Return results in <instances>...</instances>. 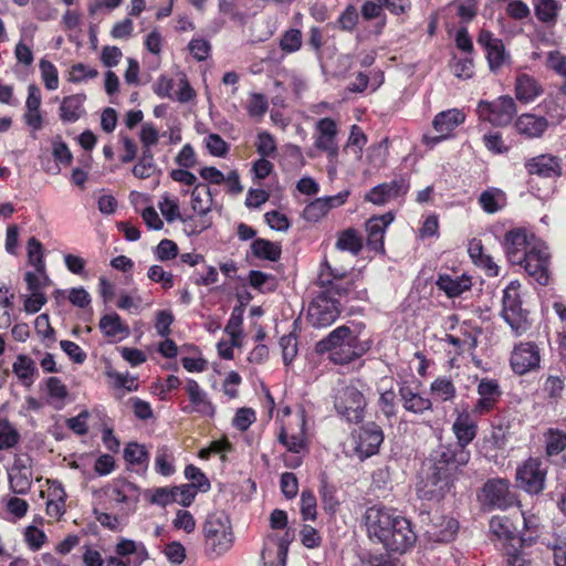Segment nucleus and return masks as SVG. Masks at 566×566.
I'll list each match as a JSON object with an SVG mask.
<instances>
[{"instance_id":"nucleus-59","label":"nucleus","mask_w":566,"mask_h":566,"mask_svg":"<svg viewBox=\"0 0 566 566\" xmlns=\"http://www.w3.org/2000/svg\"><path fill=\"white\" fill-rule=\"evenodd\" d=\"M328 213L326 203L322 198L311 201L303 210V218L310 222H317Z\"/></svg>"},{"instance_id":"nucleus-53","label":"nucleus","mask_w":566,"mask_h":566,"mask_svg":"<svg viewBox=\"0 0 566 566\" xmlns=\"http://www.w3.org/2000/svg\"><path fill=\"white\" fill-rule=\"evenodd\" d=\"M520 548V545L517 547L515 544H505L504 554L506 556L507 566H532V559L528 554Z\"/></svg>"},{"instance_id":"nucleus-27","label":"nucleus","mask_w":566,"mask_h":566,"mask_svg":"<svg viewBox=\"0 0 566 566\" xmlns=\"http://www.w3.org/2000/svg\"><path fill=\"white\" fill-rule=\"evenodd\" d=\"M115 554L122 558L130 557L134 566H140L149 558L148 551L143 542H136L125 537L119 538L115 546Z\"/></svg>"},{"instance_id":"nucleus-42","label":"nucleus","mask_w":566,"mask_h":566,"mask_svg":"<svg viewBox=\"0 0 566 566\" xmlns=\"http://www.w3.org/2000/svg\"><path fill=\"white\" fill-rule=\"evenodd\" d=\"M433 397L441 401H452L457 397V388L449 377H438L430 385Z\"/></svg>"},{"instance_id":"nucleus-13","label":"nucleus","mask_w":566,"mask_h":566,"mask_svg":"<svg viewBox=\"0 0 566 566\" xmlns=\"http://www.w3.org/2000/svg\"><path fill=\"white\" fill-rule=\"evenodd\" d=\"M545 476L546 470L542 467L541 460L533 458L518 467L516 471L518 486L531 494H537L543 491Z\"/></svg>"},{"instance_id":"nucleus-43","label":"nucleus","mask_w":566,"mask_h":566,"mask_svg":"<svg viewBox=\"0 0 566 566\" xmlns=\"http://www.w3.org/2000/svg\"><path fill=\"white\" fill-rule=\"evenodd\" d=\"M27 253L29 264L34 266L35 271L39 272L44 280H48L45 272V262L43 256L42 243L35 238L31 237L27 243Z\"/></svg>"},{"instance_id":"nucleus-24","label":"nucleus","mask_w":566,"mask_h":566,"mask_svg":"<svg viewBox=\"0 0 566 566\" xmlns=\"http://www.w3.org/2000/svg\"><path fill=\"white\" fill-rule=\"evenodd\" d=\"M140 489L127 481L120 480L113 484L111 497L114 502L123 504L127 511H134L139 501Z\"/></svg>"},{"instance_id":"nucleus-15","label":"nucleus","mask_w":566,"mask_h":566,"mask_svg":"<svg viewBox=\"0 0 566 566\" xmlns=\"http://www.w3.org/2000/svg\"><path fill=\"white\" fill-rule=\"evenodd\" d=\"M384 441V432L375 422H368L359 428L355 452L360 460L376 454Z\"/></svg>"},{"instance_id":"nucleus-26","label":"nucleus","mask_w":566,"mask_h":566,"mask_svg":"<svg viewBox=\"0 0 566 566\" xmlns=\"http://www.w3.org/2000/svg\"><path fill=\"white\" fill-rule=\"evenodd\" d=\"M346 340L331 353L329 358L333 363L338 365L349 364L366 352V347L359 343L356 335H352Z\"/></svg>"},{"instance_id":"nucleus-31","label":"nucleus","mask_w":566,"mask_h":566,"mask_svg":"<svg viewBox=\"0 0 566 566\" xmlns=\"http://www.w3.org/2000/svg\"><path fill=\"white\" fill-rule=\"evenodd\" d=\"M124 459L137 473H145L148 469L149 452L144 444L127 443L124 449Z\"/></svg>"},{"instance_id":"nucleus-44","label":"nucleus","mask_w":566,"mask_h":566,"mask_svg":"<svg viewBox=\"0 0 566 566\" xmlns=\"http://www.w3.org/2000/svg\"><path fill=\"white\" fill-rule=\"evenodd\" d=\"M523 516V531L517 536V544L521 547L531 546L538 537L539 521L535 515H527L522 512Z\"/></svg>"},{"instance_id":"nucleus-50","label":"nucleus","mask_w":566,"mask_h":566,"mask_svg":"<svg viewBox=\"0 0 566 566\" xmlns=\"http://www.w3.org/2000/svg\"><path fill=\"white\" fill-rule=\"evenodd\" d=\"M39 69L46 90L55 91L59 87V72L56 66L49 60L41 59Z\"/></svg>"},{"instance_id":"nucleus-22","label":"nucleus","mask_w":566,"mask_h":566,"mask_svg":"<svg viewBox=\"0 0 566 566\" xmlns=\"http://www.w3.org/2000/svg\"><path fill=\"white\" fill-rule=\"evenodd\" d=\"M394 221V214L387 212L381 216H375L367 220V245L376 252H384V237L387 228Z\"/></svg>"},{"instance_id":"nucleus-35","label":"nucleus","mask_w":566,"mask_h":566,"mask_svg":"<svg viewBox=\"0 0 566 566\" xmlns=\"http://www.w3.org/2000/svg\"><path fill=\"white\" fill-rule=\"evenodd\" d=\"M12 371L25 387L33 385L34 376L38 374L35 363L27 355H19L17 357L12 365Z\"/></svg>"},{"instance_id":"nucleus-20","label":"nucleus","mask_w":566,"mask_h":566,"mask_svg":"<svg viewBox=\"0 0 566 566\" xmlns=\"http://www.w3.org/2000/svg\"><path fill=\"white\" fill-rule=\"evenodd\" d=\"M212 193L206 184H197L191 191V208L195 213L202 218L199 229L192 232L200 233L211 227V221L205 219L212 209Z\"/></svg>"},{"instance_id":"nucleus-54","label":"nucleus","mask_w":566,"mask_h":566,"mask_svg":"<svg viewBox=\"0 0 566 566\" xmlns=\"http://www.w3.org/2000/svg\"><path fill=\"white\" fill-rule=\"evenodd\" d=\"M20 440L18 430L7 420H0V450L13 448Z\"/></svg>"},{"instance_id":"nucleus-29","label":"nucleus","mask_w":566,"mask_h":566,"mask_svg":"<svg viewBox=\"0 0 566 566\" xmlns=\"http://www.w3.org/2000/svg\"><path fill=\"white\" fill-rule=\"evenodd\" d=\"M543 93L542 85L531 75L521 74L515 81V96L522 103H531Z\"/></svg>"},{"instance_id":"nucleus-32","label":"nucleus","mask_w":566,"mask_h":566,"mask_svg":"<svg viewBox=\"0 0 566 566\" xmlns=\"http://www.w3.org/2000/svg\"><path fill=\"white\" fill-rule=\"evenodd\" d=\"M437 285L449 297H457L463 292L470 290L472 283L470 277L465 275L451 276L449 274H440L437 280Z\"/></svg>"},{"instance_id":"nucleus-16","label":"nucleus","mask_w":566,"mask_h":566,"mask_svg":"<svg viewBox=\"0 0 566 566\" xmlns=\"http://www.w3.org/2000/svg\"><path fill=\"white\" fill-rule=\"evenodd\" d=\"M398 396L402 408L407 412L421 416L433 409L431 399L422 396L418 386H412L406 380L398 382Z\"/></svg>"},{"instance_id":"nucleus-6","label":"nucleus","mask_w":566,"mask_h":566,"mask_svg":"<svg viewBox=\"0 0 566 566\" xmlns=\"http://www.w3.org/2000/svg\"><path fill=\"white\" fill-rule=\"evenodd\" d=\"M338 125L331 117L318 119L314 126V146L317 150L324 153L328 159V172L335 171L334 161L339 154L337 140Z\"/></svg>"},{"instance_id":"nucleus-51","label":"nucleus","mask_w":566,"mask_h":566,"mask_svg":"<svg viewBox=\"0 0 566 566\" xmlns=\"http://www.w3.org/2000/svg\"><path fill=\"white\" fill-rule=\"evenodd\" d=\"M302 32L298 29H289L280 40V48L284 53L291 54L297 52L302 48Z\"/></svg>"},{"instance_id":"nucleus-56","label":"nucleus","mask_w":566,"mask_h":566,"mask_svg":"<svg viewBox=\"0 0 566 566\" xmlns=\"http://www.w3.org/2000/svg\"><path fill=\"white\" fill-rule=\"evenodd\" d=\"M185 476L187 480L191 481L190 485L195 486L196 490L207 492L210 489V482L207 476L193 464H189L185 468Z\"/></svg>"},{"instance_id":"nucleus-38","label":"nucleus","mask_w":566,"mask_h":566,"mask_svg":"<svg viewBox=\"0 0 566 566\" xmlns=\"http://www.w3.org/2000/svg\"><path fill=\"white\" fill-rule=\"evenodd\" d=\"M174 450L164 444L159 446L155 454V471L163 476H170L176 472Z\"/></svg>"},{"instance_id":"nucleus-10","label":"nucleus","mask_w":566,"mask_h":566,"mask_svg":"<svg viewBox=\"0 0 566 566\" xmlns=\"http://www.w3.org/2000/svg\"><path fill=\"white\" fill-rule=\"evenodd\" d=\"M476 42L485 52L491 72L496 73L504 65L510 64V52L505 49L503 41L496 38L490 30H480Z\"/></svg>"},{"instance_id":"nucleus-1","label":"nucleus","mask_w":566,"mask_h":566,"mask_svg":"<svg viewBox=\"0 0 566 566\" xmlns=\"http://www.w3.org/2000/svg\"><path fill=\"white\" fill-rule=\"evenodd\" d=\"M472 416V412H460L452 424L457 443L439 446L423 463L422 475L417 485L420 499L441 501L452 491L457 475L471 459L468 446L478 433V424Z\"/></svg>"},{"instance_id":"nucleus-41","label":"nucleus","mask_w":566,"mask_h":566,"mask_svg":"<svg viewBox=\"0 0 566 566\" xmlns=\"http://www.w3.org/2000/svg\"><path fill=\"white\" fill-rule=\"evenodd\" d=\"M536 18L544 23H555L562 8L557 0H533Z\"/></svg>"},{"instance_id":"nucleus-57","label":"nucleus","mask_w":566,"mask_h":566,"mask_svg":"<svg viewBox=\"0 0 566 566\" xmlns=\"http://www.w3.org/2000/svg\"><path fill=\"white\" fill-rule=\"evenodd\" d=\"M269 108L268 98L261 93L250 94L249 102L247 104L248 114L251 117H262Z\"/></svg>"},{"instance_id":"nucleus-63","label":"nucleus","mask_w":566,"mask_h":566,"mask_svg":"<svg viewBox=\"0 0 566 566\" xmlns=\"http://www.w3.org/2000/svg\"><path fill=\"white\" fill-rule=\"evenodd\" d=\"M256 150L263 158L273 156L276 151L274 137L268 132L259 133Z\"/></svg>"},{"instance_id":"nucleus-45","label":"nucleus","mask_w":566,"mask_h":566,"mask_svg":"<svg viewBox=\"0 0 566 566\" xmlns=\"http://www.w3.org/2000/svg\"><path fill=\"white\" fill-rule=\"evenodd\" d=\"M157 165L151 149H142L137 164L133 167V175L138 179H146L155 175Z\"/></svg>"},{"instance_id":"nucleus-7","label":"nucleus","mask_w":566,"mask_h":566,"mask_svg":"<svg viewBox=\"0 0 566 566\" xmlns=\"http://www.w3.org/2000/svg\"><path fill=\"white\" fill-rule=\"evenodd\" d=\"M480 119L493 126H506L517 113L513 97L503 95L492 102L480 101L476 107Z\"/></svg>"},{"instance_id":"nucleus-28","label":"nucleus","mask_w":566,"mask_h":566,"mask_svg":"<svg viewBox=\"0 0 566 566\" xmlns=\"http://www.w3.org/2000/svg\"><path fill=\"white\" fill-rule=\"evenodd\" d=\"M465 115L458 108H451L438 113L433 120L432 126L438 134L451 136L452 132L462 123H464Z\"/></svg>"},{"instance_id":"nucleus-18","label":"nucleus","mask_w":566,"mask_h":566,"mask_svg":"<svg viewBox=\"0 0 566 566\" xmlns=\"http://www.w3.org/2000/svg\"><path fill=\"white\" fill-rule=\"evenodd\" d=\"M541 356L537 346L534 343H520L511 355L512 369L524 375L539 366Z\"/></svg>"},{"instance_id":"nucleus-52","label":"nucleus","mask_w":566,"mask_h":566,"mask_svg":"<svg viewBox=\"0 0 566 566\" xmlns=\"http://www.w3.org/2000/svg\"><path fill=\"white\" fill-rule=\"evenodd\" d=\"M442 340L453 347V354L457 356L465 352H471L478 346V340L473 337L467 336V338H461L457 334H446Z\"/></svg>"},{"instance_id":"nucleus-60","label":"nucleus","mask_w":566,"mask_h":566,"mask_svg":"<svg viewBox=\"0 0 566 566\" xmlns=\"http://www.w3.org/2000/svg\"><path fill=\"white\" fill-rule=\"evenodd\" d=\"M280 347L284 364L290 365L297 354L296 336L293 334L283 335L280 338Z\"/></svg>"},{"instance_id":"nucleus-47","label":"nucleus","mask_w":566,"mask_h":566,"mask_svg":"<svg viewBox=\"0 0 566 566\" xmlns=\"http://www.w3.org/2000/svg\"><path fill=\"white\" fill-rule=\"evenodd\" d=\"M8 480L12 493L24 495L31 490L33 473L32 471L8 472Z\"/></svg>"},{"instance_id":"nucleus-39","label":"nucleus","mask_w":566,"mask_h":566,"mask_svg":"<svg viewBox=\"0 0 566 566\" xmlns=\"http://www.w3.org/2000/svg\"><path fill=\"white\" fill-rule=\"evenodd\" d=\"M251 250L254 256L262 260L275 262L281 258L282 249L280 243L265 239H255L251 243Z\"/></svg>"},{"instance_id":"nucleus-4","label":"nucleus","mask_w":566,"mask_h":566,"mask_svg":"<svg viewBox=\"0 0 566 566\" xmlns=\"http://www.w3.org/2000/svg\"><path fill=\"white\" fill-rule=\"evenodd\" d=\"M205 552L210 558L228 553L234 544L231 521L223 512L209 514L202 527Z\"/></svg>"},{"instance_id":"nucleus-5","label":"nucleus","mask_w":566,"mask_h":566,"mask_svg":"<svg viewBox=\"0 0 566 566\" xmlns=\"http://www.w3.org/2000/svg\"><path fill=\"white\" fill-rule=\"evenodd\" d=\"M521 283L512 281L503 291L502 317L515 335H522L528 329L527 313L522 308L520 296Z\"/></svg>"},{"instance_id":"nucleus-62","label":"nucleus","mask_w":566,"mask_h":566,"mask_svg":"<svg viewBox=\"0 0 566 566\" xmlns=\"http://www.w3.org/2000/svg\"><path fill=\"white\" fill-rule=\"evenodd\" d=\"M547 67L566 78V55L558 50L549 51L546 57Z\"/></svg>"},{"instance_id":"nucleus-21","label":"nucleus","mask_w":566,"mask_h":566,"mask_svg":"<svg viewBox=\"0 0 566 566\" xmlns=\"http://www.w3.org/2000/svg\"><path fill=\"white\" fill-rule=\"evenodd\" d=\"M189 400L190 408H184L185 412H198L203 417L212 418L216 415V407L208 397V394L199 386L195 379H187L185 387Z\"/></svg>"},{"instance_id":"nucleus-46","label":"nucleus","mask_w":566,"mask_h":566,"mask_svg":"<svg viewBox=\"0 0 566 566\" xmlns=\"http://www.w3.org/2000/svg\"><path fill=\"white\" fill-rule=\"evenodd\" d=\"M490 532L499 539H504L506 544L517 543V536L511 531L510 520L505 516H493L489 524Z\"/></svg>"},{"instance_id":"nucleus-40","label":"nucleus","mask_w":566,"mask_h":566,"mask_svg":"<svg viewBox=\"0 0 566 566\" xmlns=\"http://www.w3.org/2000/svg\"><path fill=\"white\" fill-rule=\"evenodd\" d=\"M158 208L166 221L169 223L176 220H180L182 223H189L193 221L192 217H182L180 214L178 199L171 198L168 193L161 196V199L158 202Z\"/></svg>"},{"instance_id":"nucleus-55","label":"nucleus","mask_w":566,"mask_h":566,"mask_svg":"<svg viewBox=\"0 0 566 566\" xmlns=\"http://www.w3.org/2000/svg\"><path fill=\"white\" fill-rule=\"evenodd\" d=\"M97 75L96 69L90 67L84 63H76L70 69L67 80L72 83H82L95 78Z\"/></svg>"},{"instance_id":"nucleus-19","label":"nucleus","mask_w":566,"mask_h":566,"mask_svg":"<svg viewBox=\"0 0 566 566\" xmlns=\"http://www.w3.org/2000/svg\"><path fill=\"white\" fill-rule=\"evenodd\" d=\"M525 169L530 175H536L541 178H558L563 174L562 161L558 157L542 154L525 161Z\"/></svg>"},{"instance_id":"nucleus-9","label":"nucleus","mask_w":566,"mask_h":566,"mask_svg":"<svg viewBox=\"0 0 566 566\" xmlns=\"http://www.w3.org/2000/svg\"><path fill=\"white\" fill-rule=\"evenodd\" d=\"M339 313V302L334 295L321 292L308 306L307 318L312 326L322 328L332 325Z\"/></svg>"},{"instance_id":"nucleus-48","label":"nucleus","mask_w":566,"mask_h":566,"mask_svg":"<svg viewBox=\"0 0 566 566\" xmlns=\"http://www.w3.org/2000/svg\"><path fill=\"white\" fill-rule=\"evenodd\" d=\"M251 0H218L219 11L229 15L234 21H243L245 12L243 9L248 8Z\"/></svg>"},{"instance_id":"nucleus-37","label":"nucleus","mask_w":566,"mask_h":566,"mask_svg":"<svg viewBox=\"0 0 566 566\" xmlns=\"http://www.w3.org/2000/svg\"><path fill=\"white\" fill-rule=\"evenodd\" d=\"M335 247L339 251L357 255L363 249V240L357 230L348 228L338 233Z\"/></svg>"},{"instance_id":"nucleus-25","label":"nucleus","mask_w":566,"mask_h":566,"mask_svg":"<svg viewBox=\"0 0 566 566\" xmlns=\"http://www.w3.org/2000/svg\"><path fill=\"white\" fill-rule=\"evenodd\" d=\"M333 268L325 260L321 264V270L317 276V283L321 287L324 289L323 292H326L331 295L346 296L349 294L352 290L353 283L347 282H335L333 276Z\"/></svg>"},{"instance_id":"nucleus-11","label":"nucleus","mask_w":566,"mask_h":566,"mask_svg":"<svg viewBox=\"0 0 566 566\" xmlns=\"http://www.w3.org/2000/svg\"><path fill=\"white\" fill-rule=\"evenodd\" d=\"M295 426L291 422L283 423L277 436V440L286 450L293 453H300L305 449V411L298 409L294 415Z\"/></svg>"},{"instance_id":"nucleus-3","label":"nucleus","mask_w":566,"mask_h":566,"mask_svg":"<svg viewBox=\"0 0 566 566\" xmlns=\"http://www.w3.org/2000/svg\"><path fill=\"white\" fill-rule=\"evenodd\" d=\"M503 249L510 263L523 266L539 285L548 283L549 252L544 242L515 228L505 233Z\"/></svg>"},{"instance_id":"nucleus-2","label":"nucleus","mask_w":566,"mask_h":566,"mask_svg":"<svg viewBox=\"0 0 566 566\" xmlns=\"http://www.w3.org/2000/svg\"><path fill=\"white\" fill-rule=\"evenodd\" d=\"M368 537L381 544L387 552L406 554L415 546L417 534L412 523L397 510L373 505L365 512Z\"/></svg>"},{"instance_id":"nucleus-17","label":"nucleus","mask_w":566,"mask_h":566,"mask_svg":"<svg viewBox=\"0 0 566 566\" xmlns=\"http://www.w3.org/2000/svg\"><path fill=\"white\" fill-rule=\"evenodd\" d=\"M410 182L406 177H399L390 182H384L373 187L366 193L365 200L377 206H382L391 199L401 197L408 192Z\"/></svg>"},{"instance_id":"nucleus-14","label":"nucleus","mask_w":566,"mask_h":566,"mask_svg":"<svg viewBox=\"0 0 566 566\" xmlns=\"http://www.w3.org/2000/svg\"><path fill=\"white\" fill-rule=\"evenodd\" d=\"M479 398L472 407V415L484 416L490 413L499 403L502 390L499 381L491 378H482L476 387Z\"/></svg>"},{"instance_id":"nucleus-36","label":"nucleus","mask_w":566,"mask_h":566,"mask_svg":"<svg viewBox=\"0 0 566 566\" xmlns=\"http://www.w3.org/2000/svg\"><path fill=\"white\" fill-rule=\"evenodd\" d=\"M98 327L106 337L118 335L127 336L129 327L122 321L117 313L105 314L101 317Z\"/></svg>"},{"instance_id":"nucleus-30","label":"nucleus","mask_w":566,"mask_h":566,"mask_svg":"<svg viewBox=\"0 0 566 566\" xmlns=\"http://www.w3.org/2000/svg\"><path fill=\"white\" fill-rule=\"evenodd\" d=\"M85 94H74L63 98L60 105V118L64 123H75L85 113Z\"/></svg>"},{"instance_id":"nucleus-58","label":"nucleus","mask_w":566,"mask_h":566,"mask_svg":"<svg viewBox=\"0 0 566 566\" xmlns=\"http://www.w3.org/2000/svg\"><path fill=\"white\" fill-rule=\"evenodd\" d=\"M301 514L304 521H314L316 518V497L310 490L301 493Z\"/></svg>"},{"instance_id":"nucleus-23","label":"nucleus","mask_w":566,"mask_h":566,"mask_svg":"<svg viewBox=\"0 0 566 566\" xmlns=\"http://www.w3.org/2000/svg\"><path fill=\"white\" fill-rule=\"evenodd\" d=\"M515 129L526 138H539L548 128V120L544 116L524 113L515 120Z\"/></svg>"},{"instance_id":"nucleus-34","label":"nucleus","mask_w":566,"mask_h":566,"mask_svg":"<svg viewBox=\"0 0 566 566\" xmlns=\"http://www.w3.org/2000/svg\"><path fill=\"white\" fill-rule=\"evenodd\" d=\"M479 203L484 212L493 214L506 206V195L499 188H489L480 195Z\"/></svg>"},{"instance_id":"nucleus-49","label":"nucleus","mask_w":566,"mask_h":566,"mask_svg":"<svg viewBox=\"0 0 566 566\" xmlns=\"http://www.w3.org/2000/svg\"><path fill=\"white\" fill-rule=\"evenodd\" d=\"M566 451V432L549 429L546 433V452L548 455H557Z\"/></svg>"},{"instance_id":"nucleus-8","label":"nucleus","mask_w":566,"mask_h":566,"mask_svg":"<svg viewBox=\"0 0 566 566\" xmlns=\"http://www.w3.org/2000/svg\"><path fill=\"white\" fill-rule=\"evenodd\" d=\"M335 409L348 422L358 423L364 418L366 400L355 386H344L335 396Z\"/></svg>"},{"instance_id":"nucleus-64","label":"nucleus","mask_w":566,"mask_h":566,"mask_svg":"<svg viewBox=\"0 0 566 566\" xmlns=\"http://www.w3.org/2000/svg\"><path fill=\"white\" fill-rule=\"evenodd\" d=\"M358 566H401V564L389 554H377L361 557Z\"/></svg>"},{"instance_id":"nucleus-33","label":"nucleus","mask_w":566,"mask_h":566,"mask_svg":"<svg viewBox=\"0 0 566 566\" xmlns=\"http://www.w3.org/2000/svg\"><path fill=\"white\" fill-rule=\"evenodd\" d=\"M352 335L349 327L343 325L333 329L325 338L316 343L315 349L318 354L332 353L339 347L343 342H347Z\"/></svg>"},{"instance_id":"nucleus-12","label":"nucleus","mask_w":566,"mask_h":566,"mask_svg":"<svg viewBox=\"0 0 566 566\" xmlns=\"http://www.w3.org/2000/svg\"><path fill=\"white\" fill-rule=\"evenodd\" d=\"M483 502L491 509L506 510L516 503L515 494L510 490V484L503 479L489 480L482 490Z\"/></svg>"},{"instance_id":"nucleus-61","label":"nucleus","mask_w":566,"mask_h":566,"mask_svg":"<svg viewBox=\"0 0 566 566\" xmlns=\"http://www.w3.org/2000/svg\"><path fill=\"white\" fill-rule=\"evenodd\" d=\"M139 139L144 149H151L159 142V132L153 123H144L139 132Z\"/></svg>"}]
</instances>
